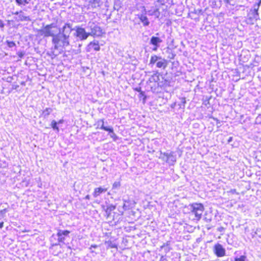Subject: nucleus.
<instances>
[{
	"label": "nucleus",
	"mask_w": 261,
	"mask_h": 261,
	"mask_svg": "<svg viewBox=\"0 0 261 261\" xmlns=\"http://www.w3.org/2000/svg\"><path fill=\"white\" fill-rule=\"evenodd\" d=\"M51 42L54 44L52 49H59L65 48L69 45V38L68 36L62 35L59 33L56 36L52 38Z\"/></svg>",
	"instance_id": "f257e3e1"
},
{
	"label": "nucleus",
	"mask_w": 261,
	"mask_h": 261,
	"mask_svg": "<svg viewBox=\"0 0 261 261\" xmlns=\"http://www.w3.org/2000/svg\"><path fill=\"white\" fill-rule=\"evenodd\" d=\"M38 32L41 35H43L44 37H52V38L60 33V28L58 27L55 23L46 25L42 29L39 30Z\"/></svg>",
	"instance_id": "f03ea898"
},
{
	"label": "nucleus",
	"mask_w": 261,
	"mask_h": 261,
	"mask_svg": "<svg viewBox=\"0 0 261 261\" xmlns=\"http://www.w3.org/2000/svg\"><path fill=\"white\" fill-rule=\"evenodd\" d=\"M261 4V0L255 3L252 8L250 9L246 17V22L248 24H253L258 19H259L258 12L259 8Z\"/></svg>",
	"instance_id": "7ed1b4c3"
},
{
	"label": "nucleus",
	"mask_w": 261,
	"mask_h": 261,
	"mask_svg": "<svg viewBox=\"0 0 261 261\" xmlns=\"http://www.w3.org/2000/svg\"><path fill=\"white\" fill-rule=\"evenodd\" d=\"M168 64V61L167 60L162 58L161 56L154 55L151 56L148 65L151 67L155 65V67L158 68L165 69L167 67Z\"/></svg>",
	"instance_id": "20e7f679"
},
{
	"label": "nucleus",
	"mask_w": 261,
	"mask_h": 261,
	"mask_svg": "<svg viewBox=\"0 0 261 261\" xmlns=\"http://www.w3.org/2000/svg\"><path fill=\"white\" fill-rule=\"evenodd\" d=\"M189 210L192 214L195 215V220L199 221L201 218V216L204 210V206L200 203H193L188 206Z\"/></svg>",
	"instance_id": "39448f33"
},
{
	"label": "nucleus",
	"mask_w": 261,
	"mask_h": 261,
	"mask_svg": "<svg viewBox=\"0 0 261 261\" xmlns=\"http://www.w3.org/2000/svg\"><path fill=\"white\" fill-rule=\"evenodd\" d=\"M86 29L89 31V36L100 37L102 34L101 28L97 24L93 22H89Z\"/></svg>",
	"instance_id": "423d86ee"
},
{
	"label": "nucleus",
	"mask_w": 261,
	"mask_h": 261,
	"mask_svg": "<svg viewBox=\"0 0 261 261\" xmlns=\"http://www.w3.org/2000/svg\"><path fill=\"white\" fill-rule=\"evenodd\" d=\"M161 156L160 158L165 161L170 166H173L176 162V155L172 151L170 152H162L161 151Z\"/></svg>",
	"instance_id": "0eeeda50"
},
{
	"label": "nucleus",
	"mask_w": 261,
	"mask_h": 261,
	"mask_svg": "<svg viewBox=\"0 0 261 261\" xmlns=\"http://www.w3.org/2000/svg\"><path fill=\"white\" fill-rule=\"evenodd\" d=\"M160 79V73L156 71L148 79V83H153V84L150 86V90L154 93L159 92V88L158 87L156 86Z\"/></svg>",
	"instance_id": "6e6552de"
},
{
	"label": "nucleus",
	"mask_w": 261,
	"mask_h": 261,
	"mask_svg": "<svg viewBox=\"0 0 261 261\" xmlns=\"http://www.w3.org/2000/svg\"><path fill=\"white\" fill-rule=\"evenodd\" d=\"M143 10L149 16H153L154 19H160L161 12L158 6L154 5L147 9L145 6H143Z\"/></svg>",
	"instance_id": "1a4fd4ad"
},
{
	"label": "nucleus",
	"mask_w": 261,
	"mask_h": 261,
	"mask_svg": "<svg viewBox=\"0 0 261 261\" xmlns=\"http://www.w3.org/2000/svg\"><path fill=\"white\" fill-rule=\"evenodd\" d=\"M73 30L75 31L74 35L81 40H85L89 36V34L86 31V29L80 26H75Z\"/></svg>",
	"instance_id": "9d476101"
},
{
	"label": "nucleus",
	"mask_w": 261,
	"mask_h": 261,
	"mask_svg": "<svg viewBox=\"0 0 261 261\" xmlns=\"http://www.w3.org/2000/svg\"><path fill=\"white\" fill-rule=\"evenodd\" d=\"M155 35L156 36H152L150 38L149 42V45L152 46L151 49L153 51H156L160 47L161 44L163 42L162 39L159 37L157 36L159 35V33H156Z\"/></svg>",
	"instance_id": "9b49d317"
},
{
	"label": "nucleus",
	"mask_w": 261,
	"mask_h": 261,
	"mask_svg": "<svg viewBox=\"0 0 261 261\" xmlns=\"http://www.w3.org/2000/svg\"><path fill=\"white\" fill-rule=\"evenodd\" d=\"M70 231L68 230L58 229L57 233L58 237V243L53 244V246H57L59 243H64V241L67 238L69 237Z\"/></svg>",
	"instance_id": "f8f14e48"
},
{
	"label": "nucleus",
	"mask_w": 261,
	"mask_h": 261,
	"mask_svg": "<svg viewBox=\"0 0 261 261\" xmlns=\"http://www.w3.org/2000/svg\"><path fill=\"white\" fill-rule=\"evenodd\" d=\"M213 250L214 254L218 257H223L226 254L225 249L219 243L216 244Z\"/></svg>",
	"instance_id": "ddd939ff"
},
{
	"label": "nucleus",
	"mask_w": 261,
	"mask_h": 261,
	"mask_svg": "<svg viewBox=\"0 0 261 261\" xmlns=\"http://www.w3.org/2000/svg\"><path fill=\"white\" fill-rule=\"evenodd\" d=\"M171 82L170 80L165 79V77L161 76V79L157 84L159 88V92H160V88L165 89L166 88L171 86Z\"/></svg>",
	"instance_id": "4468645a"
},
{
	"label": "nucleus",
	"mask_w": 261,
	"mask_h": 261,
	"mask_svg": "<svg viewBox=\"0 0 261 261\" xmlns=\"http://www.w3.org/2000/svg\"><path fill=\"white\" fill-rule=\"evenodd\" d=\"M60 31L62 35L68 36V37L69 38L71 32L74 30L72 28V24L66 23L62 28H60Z\"/></svg>",
	"instance_id": "2eb2a0df"
},
{
	"label": "nucleus",
	"mask_w": 261,
	"mask_h": 261,
	"mask_svg": "<svg viewBox=\"0 0 261 261\" xmlns=\"http://www.w3.org/2000/svg\"><path fill=\"white\" fill-rule=\"evenodd\" d=\"M147 14L143 10L141 11L140 14H138V17L140 21L142 22L143 27H147L150 24V21L147 16Z\"/></svg>",
	"instance_id": "dca6fc26"
},
{
	"label": "nucleus",
	"mask_w": 261,
	"mask_h": 261,
	"mask_svg": "<svg viewBox=\"0 0 261 261\" xmlns=\"http://www.w3.org/2000/svg\"><path fill=\"white\" fill-rule=\"evenodd\" d=\"M123 204L122 206L123 211L122 213H123L124 211H126L132 208L135 206L136 202L133 200H126L125 199H123Z\"/></svg>",
	"instance_id": "f3484780"
},
{
	"label": "nucleus",
	"mask_w": 261,
	"mask_h": 261,
	"mask_svg": "<svg viewBox=\"0 0 261 261\" xmlns=\"http://www.w3.org/2000/svg\"><path fill=\"white\" fill-rule=\"evenodd\" d=\"M108 190L107 188L105 187H99L94 189L92 195L94 198H97L101 194L105 193Z\"/></svg>",
	"instance_id": "a211bd4d"
},
{
	"label": "nucleus",
	"mask_w": 261,
	"mask_h": 261,
	"mask_svg": "<svg viewBox=\"0 0 261 261\" xmlns=\"http://www.w3.org/2000/svg\"><path fill=\"white\" fill-rule=\"evenodd\" d=\"M88 51H90V49L93 48L95 51H99L100 50V46L99 42L97 40H94L93 41L90 42L88 45Z\"/></svg>",
	"instance_id": "6ab92c4d"
},
{
	"label": "nucleus",
	"mask_w": 261,
	"mask_h": 261,
	"mask_svg": "<svg viewBox=\"0 0 261 261\" xmlns=\"http://www.w3.org/2000/svg\"><path fill=\"white\" fill-rule=\"evenodd\" d=\"M14 19L17 21H30L31 19L29 16H25L22 11L20 10V13L18 16L14 17Z\"/></svg>",
	"instance_id": "aec40b11"
},
{
	"label": "nucleus",
	"mask_w": 261,
	"mask_h": 261,
	"mask_svg": "<svg viewBox=\"0 0 261 261\" xmlns=\"http://www.w3.org/2000/svg\"><path fill=\"white\" fill-rule=\"evenodd\" d=\"M105 123V119H100L97 120L95 125H97L96 128H99L105 131H107V129L110 127V126H106L104 125Z\"/></svg>",
	"instance_id": "412c9836"
},
{
	"label": "nucleus",
	"mask_w": 261,
	"mask_h": 261,
	"mask_svg": "<svg viewBox=\"0 0 261 261\" xmlns=\"http://www.w3.org/2000/svg\"><path fill=\"white\" fill-rule=\"evenodd\" d=\"M103 209L105 211L106 214L109 216L110 215L112 211H114L116 208V206L112 204H110L107 206L106 208H105V206H103Z\"/></svg>",
	"instance_id": "4be33fe9"
},
{
	"label": "nucleus",
	"mask_w": 261,
	"mask_h": 261,
	"mask_svg": "<svg viewBox=\"0 0 261 261\" xmlns=\"http://www.w3.org/2000/svg\"><path fill=\"white\" fill-rule=\"evenodd\" d=\"M107 132L109 133L110 137L112 138L114 141H116L118 139V137L114 133V129L112 126H110L107 129Z\"/></svg>",
	"instance_id": "5701e85b"
},
{
	"label": "nucleus",
	"mask_w": 261,
	"mask_h": 261,
	"mask_svg": "<svg viewBox=\"0 0 261 261\" xmlns=\"http://www.w3.org/2000/svg\"><path fill=\"white\" fill-rule=\"evenodd\" d=\"M53 110L51 108H46L45 110H44L41 114V115L43 118H46L48 116L51 114L53 112Z\"/></svg>",
	"instance_id": "b1692460"
},
{
	"label": "nucleus",
	"mask_w": 261,
	"mask_h": 261,
	"mask_svg": "<svg viewBox=\"0 0 261 261\" xmlns=\"http://www.w3.org/2000/svg\"><path fill=\"white\" fill-rule=\"evenodd\" d=\"M50 127L56 132V133L59 132V125L57 123V121H56L55 120H53L50 123Z\"/></svg>",
	"instance_id": "393cba45"
},
{
	"label": "nucleus",
	"mask_w": 261,
	"mask_h": 261,
	"mask_svg": "<svg viewBox=\"0 0 261 261\" xmlns=\"http://www.w3.org/2000/svg\"><path fill=\"white\" fill-rule=\"evenodd\" d=\"M31 0H15V3L17 6H26L29 4Z\"/></svg>",
	"instance_id": "a878e982"
},
{
	"label": "nucleus",
	"mask_w": 261,
	"mask_h": 261,
	"mask_svg": "<svg viewBox=\"0 0 261 261\" xmlns=\"http://www.w3.org/2000/svg\"><path fill=\"white\" fill-rule=\"evenodd\" d=\"M186 103V98L185 97H181L180 98V101L178 102V103H177V105L179 106V109H184Z\"/></svg>",
	"instance_id": "bb28decb"
},
{
	"label": "nucleus",
	"mask_w": 261,
	"mask_h": 261,
	"mask_svg": "<svg viewBox=\"0 0 261 261\" xmlns=\"http://www.w3.org/2000/svg\"><path fill=\"white\" fill-rule=\"evenodd\" d=\"M121 186L120 181H115L112 186V191L114 193H116V190H118Z\"/></svg>",
	"instance_id": "cd10ccee"
},
{
	"label": "nucleus",
	"mask_w": 261,
	"mask_h": 261,
	"mask_svg": "<svg viewBox=\"0 0 261 261\" xmlns=\"http://www.w3.org/2000/svg\"><path fill=\"white\" fill-rule=\"evenodd\" d=\"M191 13L192 14L197 15L198 16H199L200 15H203V11L201 9H194V10L193 11L191 12Z\"/></svg>",
	"instance_id": "c85d7f7f"
},
{
	"label": "nucleus",
	"mask_w": 261,
	"mask_h": 261,
	"mask_svg": "<svg viewBox=\"0 0 261 261\" xmlns=\"http://www.w3.org/2000/svg\"><path fill=\"white\" fill-rule=\"evenodd\" d=\"M166 51L168 54L167 57L168 59H173L175 58L176 54L171 49L168 48Z\"/></svg>",
	"instance_id": "c756f323"
},
{
	"label": "nucleus",
	"mask_w": 261,
	"mask_h": 261,
	"mask_svg": "<svg viewBox=\"0 0 261 261\" xmlns=\"http://www.w3.org/2000/svg\"><path fill=\"white\" fill-rule=\"evenodd\" d=\"M105 244H107L108 248H117V245L110 240L106 241Z\"/></svg>",
	"instance_id": "7c9ffc66"
},
{
	"label": "nucleus",
	"mask_w": 261,
	"mask_h": 261,
	"mask_svg": "<svg viewBox=\"0 0 261 261\" xmlns=\"http://www.w3.org/2000/svg\"><path fill=\"white\" fill-rule=\"evenodd\" d=\"M92 7L96 8L100 6V0H91Z\"/></svg>",
	"instance_id": "2f4dec72"
},
{
	"label": "nucleus",
	"mask_w": 261,
	"mask_h": 261,
	"mask_svg": "<svg viewBox=\"0 0 261 261\" xmlns=\"http://www.w3.org/2000/svg\"><path fill=\"white\" fill-rule=\"evenodd\" d=\"M6 43L9 48H13L16 46L15 43L13 41L6 40Z\"/></svg>",
	"instance_id": "473e14b6"
},
{
	"label": "nucleus",
	"mask_w": 261,
	"mask_h": 261,
	"mask_svg": "<svg viewBox=\"0 0 261 261\" xmlns=\"http://www.w3.org/2000/svg\"><path fill=\"white\" fill-rule=\"evenodd\" d=\"M234 261H248V259L245 255H241L239 257H236Z\"/></svg>",
	"instance_id": "72a5a7b5"
},
{
	"label": "nucleus",
	"mask_w": 261,
	"mask_h": 261,
	"mask_svg": "<svg viewBox=\"0 0 261 261\" xmlns=\"http://www.w3.org/2000/svg\"><path fill=\"white\" fill-rule=\"evenodd\" d=\"M8 210L7 208H4L2 210H1L0 211V218H4L5 216H6V213L8 212Z\"/></svg>",
	"instance_id": "f704fd0d"
},
{
	"label": "nucleus",
	"mask_w": 261,
	"mask_h": 261,
	"mask_svg": "<svg viewBox=\"0 0 261 261\" xmlns=\"http://www.w3.org/2000/svg\"><path fill=\"white\" fill-rule=\"evenodd\" d=\"M7 166L6 161L0 160V168H4Z\"/></svg>",
	"instance_id": "c9c22d12"
},
{
	"label": "nucleus",
	"mask_w": 261,
	"mask_h": 261,
	"mask_svg": "<svg viewBox=\"0 0 261 261\" xmlns=\"http://www.w3.org/2000/svg\"><path fill=\"white\" fill-rule=\"evenodd\" d=\"M47 54L48 56H50L51 59H54L57 56V55L55 54L54 50H51L50 53H47Z\"/></svg>",
	"instance_id": "e433bc0d"
},
{
	"label": "nucleus",
	"mask_w": 261,
	"mask_h": 261,
	"mask_svg": "<svg viewBox=\"0 0 261 261\" xmlns=\"http://www.w3.org/2000/svg\"><path fill=\"white\" fill-rule=\"evenodd\" d=\"M120 1H119V3H117V1H114V8L115 10H118L119 9L120 7Z\"/></svg>",
	"instance_id": "4c0bfd02"
},
{
	"label": "nucleus",
	"mask_w": 261,
	"mask_h": 261,
	"mask_svg": "<svg viewBox=\"0 0 261 261\" xmlns=\"http://www.w3.org/2000/svg\"><path fill=\"white\" fill-rule=\"evenodd\" d=\"M255 123L257 124H261V115H259L256 118Z\"/></svg>",
	"instance_id": "58836bf2"
},
{
	"label": "nucleus",
	"mask_w": 261,
	"mask_h": 261,
	"mask_svg": "<svg viewBox=\"0 0 261 261\" xmlns=\"http://www.w3.org/2000/svg\"><path fill=\"white\" fill-rule=\"evenodd\" d=\"M17 55L20 58H22L25 55V53L23 51H20L17 52Z\"/></svg>",
	"instance_id": "ea45409f"
},
{
	"label": "nucleus",
	"mask_w": 261,
	"mask_h": 261,
	"mask_svg": "<svg viewBox=\"0 0 261 261\" xmlns=\"http://www.w3.org/2000/svg\"><path fill=\"white\" fill-rule=\"evenodd\" d=\"M98 245H91L90 247L89 248V250H90V252L94 253V251L92 250V248H97L98 247Z\"/></svg>",
	"instance_id": "a19ab883"
},
{
	"label": "nucleus",
	"mask_w": 261,
	"mask_h": 261,
	"mask_svg": "<svg viewBox=\"0 0 261 261\" xmlns=\"http://www.w3.org/2000/svg\"><path fill=\"white\" fill-rule=\"evenodd\" d=\"M135 90L138 92H139L140 93V94H143V91H142L141 90V88L140 87H136L135 89Z\"/></svg>",
	"instance_id": "79ce46f5"
},
{
	"label": "nucleus",
	"mask_w": 261,
	"mask_h": 261,
	"mask_svg": "<svg viewBox=\"0 0 261 261\" xmlns=\"http://www.w3.org/2000/svg\"><path fill=\"white\" fill-rule=\"evenodd\" d=\"M168 245V244L167 243L166 244H164L163 246H161V248L163 249L164 248H165L166 251H169V249H167V246Z\"/></svg>",
	"instance_id": "37998d69"
},
{
	"label": "nucleus",
	"mask_w": 261,
	"mask_h": 261,
	"mask_svg": "<svg viewBox=\"0 0 261 261\" xmlns=\"http://www.w3.org/2000/svg\"><path fill=\"white\" fill-rule=\"evenodd\" d=\"M19 88V85L13 84L12 86V90H17Z\"/></svg>",
	"instance_id": "c03bdc74"
},
{
	"label": "nucleus",
	"mask_w": 261,
	"mask_h": 261,
	"mask_svg": "<svg viewBox=\"0 0 261 261\" xmlns=\"http://www.w3.org/2000/svg\"><path fill=\"white\" fill-rule=\"evenodd\" d=\"M5 27V24L2 20H0V28L3 29Z\"/></svg>",
	"instance_id": "a18cd8bd"
},
{
	"label": "nucleus",
	"mask_w": 261,
	"mask_h": 261,
	"mask_svg": "<svg viewBox=\"0 0 261 261\" xmlns=\"http://www.w3.org/2000/svg\"><path fill=\"white\" fill-rule=\"evenodd\" d=\"M176 106H177V102H174L172 103L170 105V107H171L172 109H174Z\"/></svg>",
	"instance_id": "49530a36"
},
{
	"label": "nucleus",
	"mask_w": 261,
	"mask_h": 261,
	"mask_svg": "<svg viewBox=\"0 0 261 261\" xmlns=\"http://www.w3.org/2000/svg\"><path fill=\"white\" fill-rule=\"evenodd\" d=\"M233 140V137H229L227 140V143L228 144L230 143Z\"/></svg>",
	"instance_id": "de8ad7c7"
},
{
	"label": "nucleus",
	"mask_w": 261,
	"mask_h": 261,
	"mask_svg": "<svg viewBox=\"0 0 261 261\" xmlns=\"http://www.w3.org/2000/svg\"><path fill=\"white\" fill-rule=\"evenodd\" d=\"M64 120L63 119H60V120H59L58 121H57V123L58 124V125H60V124H62L64 123Z\"/></svg>",
	"instance_id": "09e8293b"
},
{
	"label": "nucleus",
	"mask_w": 261,
	"mask_h": 261,
	"mask_svg": "<svg viewBox=\"0 0 261 261\" xmlns=\"http://www.w3.org/2000/svg\"><path fill=\"white\" fill-rule=\"evenodd\" d=\"M224 228L223 227H220L218 228V230L220 232H221L224 230Z\"/></svg>",
	"instance_id": "8fccbe9b"
},
{
	"label": "nucleus",
	"mask_w": 261,
	"mask_h": 261,
	"mask_svg": "<svg viewBox=\"0 0 261 261\" xmlns=\"http://www.w3.org/2000/svg\"><path fill=\"white\" fill-rule=\"evenodd\" d=\"M213 119L216 121L217 124H219L220 123V120H218L217 118H213Z\"/></svg>",
	"instance_id": "3c124183"
},
{
	"label": "nucleus",
	"mask_w": 261,
	"mask_h": 261,
	"mask_svg": "<svg viewBox=\"0 0 261 261\" xmlns=\"http://www.w3.org/2000/svg\"><path fill=\"white\" fill-rule=\"evenodd\" d=\"M19 13H20V11H19V12H18V11H16V12H15V13H13V14L16 15H17V16H19Z\"/></svg>",
	"instance_id": "603ef678"
},
{
	"label": "nucleus",
	"mask_w": 261,
	"mask_h": 261,
	"mask_svg": "<svg viewBox=\"0 0 261 261\" xmlns=\"http://www.w3.org/2000/svg\"><path fill=\"white\" fill-rule=\"evenodd\" d=\"M12 80V77H8L7 78V82H11Z\"/></svg>",
	"instance_id": "864d4df0"
},
{
	"label": "nucleus",
	"mask_w": 261,
	"mask_h": 261,
	"mask_svg": "<svg viewBox=\"0 0 261 261\" xmlns=\"http://www.w3.org/2000/svg\"><path fill=\"white\" fill-rule=\"evenodd\" d=\"M90 195H87L85 196V199H88V200H89V199H90Z\"/></svg>",
	"instance_id": "5fc2aeb1"
},
{
	"label": "nucleus",
	"mask_w": 261,
	"mask_h": 261,
	"mask_svg": "<svg viewBox=\"0 0 261 261\" xmlns=\"http://www.w3.org/2000/svg\"><path fill=\"white\" fill-rule=\"evenodd\" d=\"M4 226V222H0V228H2Z\"/></svg>",
	"instance_id": "6e6d98bb"
},
{
	"label": "nucleus",
	"mask_w": 261,
	"mask_h": 261,
	"mask_svg": "<svg viewBox=\"0 0 261 261\" xmlns=\"http://www.w3.org/2000/svg\"><path fill=\"white\" fill-rule=\"evenodd\" d=\"M139 95H140V96H144V97H145V92L144 91H143V94H140V93Z\"/></svg>",
	"instance_id": "4d7b16f0"
},
{
	"label": "nucleus",
	"mask_w": 261,
	"mask_h": 261,
	"mask_svg": "<svg viewBox=\"0 0 261 261\" xmlns=\"http://www.w3.org/2000/svg\"><path fill=\"white\" fill-rule=\"evenodd\" d=\"M21 85H23V86H25V82H21Z\"/></svg>",
	"instance_id": "13d9d810"
},
{
	"label": "nucleus",
	"mask_w": 261,
	"mask_h": 261,
	"mask_svg": "<svg viewBox=\"0 0 261 261\" xmlns=\"http://www.w3.org/2000/svg\"><path fill=\"white\" fill-rule=\"evenodd\" d=\"M67 248L69 249H71V247L70 246H68Z\"/></svg>",
	"instance_id": "bf43d9fd"
},
{
	"label": "nucleus",
	"mask_w": 261,
	"mask_h": 261,
	"mask_svg": "<svg viewBox=\"0 0 261 261\" xmlns=\"http://www.w3.org/2000/svg\"><path fill=\"white\" fill-rule=\"evenodd\" d=\"M37 9V6H35L34 8V10H36Z\"/></svg>",
	"instance_id": "052dcab7"
},
{
	"label": "nucleus",
	"mask_w": 261,
	"mask_h": 261,
	"mask_svg": "<svg viewBox=\"0 0 261 261\" xmlns=\"http://www.w3.org/2000/svg\"><path fill=\"white\" fill-rule=\"evenodd\" d=\"M114 1H117V3H119L120 0H114Z\"/></svg>",
	"instance_id": "680f3d73"
},
{
	"label": "nucleus",
	"mask_w": 261,
	"mask_h": 261,
	"mask_svg": "<svg viewBox=\"0 0 261 261\" xmlns=\"http://www.w3.org/2000/svg\"><path fill=\"white\" fill-rule=\"evenodd\" d=\"M105 123L107 124V122H105L104 125H106Z\"/></svg>",
	"instance_id": "e2e57ef3"
},
{
	"label": "nucleus",
	"mask_w": 261,
	"mask_h": 261,
	"mask_svg": "<svg viewBox=\"0 0 261 261\" xmlns=\"http://www.w3.org/2000/svg\"><path fill=\"white\" fill-rule=\"evenodd\" d=\"M54 234H53L52 236H51V238H53L54 237Z\"/></svg>",
	"instance_id": "0e129e2a"
},
{
	"label": "nucleus",
	"mask_w": 261,
	"mask_h": 261,
	"mask_svg": "<svg viewBox=\"0 0 261 261\" xmlns=\"http://www.w3.org/2000/svg\"><path fill=\"white\" fill-rule=\"evenodd\" d=\"M197 17H195V18H194V19H195V20H196V19H197Z\"/></svg>",
	"instance_id": "69168bd1"
}]
</instances>
